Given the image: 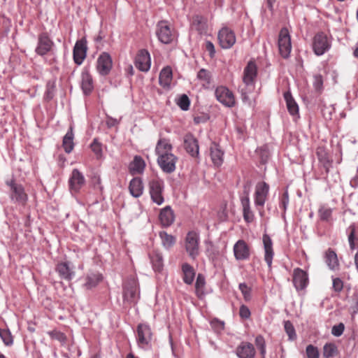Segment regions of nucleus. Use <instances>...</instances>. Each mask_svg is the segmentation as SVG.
<instances>
[{
  "label": "nucleus",
  "mask_w": 358,
  "mask_h": 358,
  "mask_svg": "<svg viewBox=\"0 0 358 358\" xmlns=\"http://www.w3.org/2000/svg\"><path fill=\"white\" fill-rule=\"evenodd\" d=\"M284 99L286 101V106L289 113L296 118L299 117V106L294 99L290 92H286L284 93Z\"/></svg>",
  "instance_id": "29"
},
{
  "label": "nucleus",
  "mask_w": 358,
  "mask_h": 358,
  "mask_svg": "<svg viewBox=\"0 0 358 358\" xmlns=\"http://www.w3.org/2000/svg\"><path fill=\"white\" fill-rule=\"evenodd\" d=\"M217 38L220 45L223 49L231 48L236 43L235 33L229 27H224L218 32Z\"/></svg>",
  "instance_id": "8"
},
{
  "label": "nucleus",
  "mask_w": 358,
  "mask_h": 358,
  "mask_svg": "<svg viewBox=\"0 0 358 358\" xmlns=\"http://www.w3.org/2000/svg\"><path fill=\"white\" fill-rule=\"evenodd\" d=\"M205 278L202 274H198L195 283L196 294L201 298L204 295Z\"/></svg>",
  "instance_id": "40"
},
{
  "label": "nucleus",
  "mask_w": 358,
  "mask_h": 358,
  "mask_svg": "<svg viewBox=\"0 0 358 358\" xmlns=\"http://www.w3.org/2000/svg\"><path fill=\"white\" fill-rule=\"evenodd\" d=\"M159 220L163 227H167L171 226L175 220V216L173 210L169 206L162 208L160 211Z\"/></svg>",
  "instance_id": "26"
},
{
  "label": "nucleus",
  "mask_w": 358,
  "mask_h": 358,
  "mask_svg": "<svg viewBox=\"0 0 358 358\" xmlns=\"http://www.w3.org/2000/svg\"><path fill=\"white\" fill-rule=\"evenodd\" d=\"M115 124H117V121H116V120H115V119L110 118V119H108V120L107 121V124H108L109 127H113V126H114Z\"/></svg>",
  "instance_id": "64"
},
{
  "label": "nucleus",
  "mask_w": 358,
  "mask_h": 358,
  "mask_svg": "<svg viewBox=\"0 0 358 358\" xmlns=\"http://www.w3.org/2000/svg\"><path fill=\"white\" fill-rule=\"evenodd\" d=\"M0 337L6 346H11L13 344V337L8 329L0 328Z\"/></svg>",
  "instance_id": "42"
},
{
  "label": "nucleus",
  "mask_w": 358,
  "mask_h": 358,
  "mask_svg": "<svg viewBox=\"0 0 358 358\" xmlns=\"http://www.w3.org/2000/svg\"><path fill=\"white\" fill-rule=\"evenodd\" d=\"M140 298V289L136 278H128L123 285V299L129 304H136Z\"/></svg>",
  "instance_id": "2"
},
{
  "label": "nucleus",
  "mask_w": 358,
  "mask_h": 358,
  "mask_svg": "<svg viewBox=\"0 0 358 358\" xmlns=\"http://www.w3.org/2000/svg\"><path fill=\"white\" fill-rule=\"evenodd\" d=\"M210 157L213 164L220 166L223 163L224 152L216 143H213L210 148Z\"/></svg>",
  "instance_id": "31"
},
{
  "label": "nucleus",
  "mask_w": 358,
  "mask_h": 358,
  "mask_svg": "<svg viewBox=\"0 0 358 358\" xmlns=\"http://www.w3.org/2000/svg\"><path fill=\"white\" fill-rule=\"evenodd\" d=\"M261 152H263L264 153L262 155V161L265 163L267 161V159L268 157V152H266L263 148L260 149Z\"/></svg>",
  "instance_id": "63"
},
{
  "label": "nucleus",
  "mask_w": 358,
  "mask_h": 358,
  "mask_svg": "<svg viewBox=\"0 0 358 358\" xmlns=\"http://www.w3.org/2000/svg\"><path fill=\"white\" fill-rule=\"evenodd\" d=\"M284 328L289 340L294 341L296 338L295 329L290 321L287 320L284 322Z\"/></svg>",
  "instance_id": "45"
},
{
  "label": "nucleus",
  "mask_w": 358,
  "mask_h": 358,
  "mask_svg": "<svg viewBox=\"0 0 358 358\" xmlns=\"http://www.w3.org/2000/svg\"><path fill=\"white\" fill-rule=\"evenodd\" d=\"M176 103L181 110H187L189 108L190 101L189 97L183 94L178 99Z\"/></svg>",
  "instance_id": "47"
},
{
  "label": "nucleus",
  "mask_w": 358,
  "mask_h": 358,
  "mask_svg": "<svg viewBox=\"0 0 358 358\" xmlns=\"http://www.w3.org/2000/svg\"><path fill=\"white\" fill-rule=\"evenodd\" d=\"M345 330V325L341 322L337 325L333 326L331 329V334L336 337L341 336Z\"/></svg>",
  "instance_id": "53"
},
{
  "label": "nucleus",
  "mask_w": 358,
  "mask_h": 358,
  "mask_svg": "<svg viewBox=\"0 0 358 358\" xmlns=\"http://www.w3.org/2000/svg\"><path fill=\"white\" fill-rule=\"evenodd\" d=\"M243 217L245 222L247 223H251L254 221L255 215L251 209V207L243 210Z\"/></svg>",
  "instance_id": "51"
},
{
  "label": "nucleus",
  "mask_w": 358,
  "mask_h": 358,
  "mask_svg": "<svg viewBox=\"0 0 358 358\" xmlns=\"http://www.w3.org/2000/svg\"><path fill=\"white\" fill-rule=\"evenodd\" d=\"M235 353L238 358H255L256 350L252 343L242 341L236 348Z\"/></svg>",
  "instance_id": "21"
},
{
  "label": "nucleus",
  "mask_w": 358,
  "mask_h": 358,
  "mask_svg": "<svg viewBox=\"0 0 358 358\" xmlns=\"http://www.w3.org/2000/svg\"><path fill=\"white\" fill-rule=\"evenodd\" d=\"M320 218L322 221L328 222L332 215V209L331 208L322 206L318 211Z\"/></svg>",
  "instance_id": "46"
},
{
  "label": "nucleus",
  "mask_w": 358,
  "mask_h": 358,
  "mask_svg": "<svg viewBox=\"0 0 358 358\" xmlns=\"http://www.w3.org/2000/svg\"><path fill=\"white\" fill-rule=\"evenodd\" d=\"M156 34L158 39L164 44H169L173 41L171 30L166 21L158 22Z\"/></svg>",
  "instance_id": "20"
},
{
  "label": "nucleus",
  "mask_w": 358,
  "mask_h": 358,
  "mask_svg": "<svg viewBox=\"0 0 358 358\" xmlns=\"http://www.w3.org/2000/svg\"><path fill=\"white\" fill-rule=\"evenodd\" d=\"M211 327L216 331H220L224 329V322L217 319H214L210 322Z\"/></svg>",
  "instance_id": "60"
},
{
  "label": "nucleus",
  "mask_w": 358,
  "mask_h": 358,
  "mask_svg": "<svg viewBox=\"0 0 358 358\" xmlns=\"http://www.w3.org/2000/svg\"><path fill=\"white\" fill-rule=\"evenodd\" d=\"M184 147L191 156L197 157L199 155V147L198 141L192 134H187L185 136Z\"/></svg>",
  "instance_id": "24"
},
{
  "label": "nucleus",
  "mask_w": 358,
  "mask_h": 358,
  "mask_svg": "<svg viewBox=\"0 0 358 358\" xmlns=\"http://www.w3.org/2000/svg\"><path fill=\"white\" fill-rule=\"evenodd\" d=\"M239 289L241 292L243 298L245 301H250L251 299V292L252 289L245 282L240 283L238 285Z\"/></svg>",
  "instance_id": "48"
},
{
  "label": "nucleus",
  "mask_w": 358,
  "mask_h": 358,
  "mask_svg": "<svg viewBox=\"0 0 358 358\" xmlns=\"http://www.w3.org/2000/svg\"><path fill=\"white\" fill-rule=\"evenodd\" d=\"M85 184L83 174L77 169H74L69 179V187L72 195L78 194Z\"/></svg>",
  "instance_id": "9"
},
{
  "label": "nucleus",
  "mask_w": 358,
  "mask_h": 358,
  "mask_svg": "<svg viewBox=\"0 0 358 358\" xmlns=\"http://www.w3.org/2000/svg\"><path fill=\"white\" fill-rule=\"evenodd\" d=\"M324 262L328 268L331 271H338L340 268V264L338 256L335 251L331 248H329L324 253Z\"/></svg>",
  "instance_id": "25"
},
{
  "label": "nucleus",
  "mask_w": 358,
  "mask_h": 358,
  "mask_svg": "<svg viewBox=\"0 0 358 358\" xmlns=\"http://www.w3.org/2000/svg\"><path fill=\"white\" fill-rule=\"evenodd\" d=\"M87 46L85 38L78 40L73 50V58L77 65H81L87 56Z\"/></svg>",
  "instance_id": "14"
},
{
  "label": "nucleus",
  "mask_w": 358,
  "mask_h": 358,
  "mask_svg": "<svg viewBox=\"0 0 358 358\" xmlns=\"http://www.w3.org/2000/svg\"><path fill=\"white\" fill-rule=\"evenodd\" d=\"M73 138L74 134L73 127H71L64 136L62 141V146L66 153H70L74 148Z\"/></svg>",
  "instance_id": "34"
},
{
  "label": "nucleus",
  "mask_w": 358,
  "mask_h": 358,
  "mask_svg": "<svg viewBox=\"0 0 358 358\" xmlns=\"http://www.w3.org/2000/svg\"><path fill=\"white\" fill-rule=\"evenodd\" d=\"M262 242L264 250V260L266 262L269 268H271L272 261L274 256V251L273 248V241L267 234H264L262 236Z\"/></svg>",
  "instance_id": "23"
},
{
  "label": "nucleus",
  "mask_w": 358,
  "mask_h": 358,
  "mask_svg": "<svg viewBox=\"0 0 358 358\" xmlns=\"http://www.w3.org/2000/svg\"><path fill=\"white\" fill-rule=\"evenodd\" d=\"M313 86L316 90H321L323 87V78L321 74H315L313 76Z\"/></svg>",
  "instance_id": "54"
},
{
  "label": "nucleus",
  "mask_w": 358,
  "mask_h": 358,
  "mask_svg": "<svg viewBox=\"0 0 358 358\" xmlns=\"http://www.w3.org/2000/svg\"><path fill=\"white\" fill-rule=\"evenodd\" d=\"M102 280V275L99 273H92L85 278V287L87 289L95 287Z\"/></svg>",
  "instance_id": "35"
},
{
  "label": "nucleus",
  "mask_w": 358,
  "mask_h": 358,
  "mask_svg": "<svg viewBox=\"0 0 358 358\" xmlns=\"http://www.w3.org/2000/svg\"><path fill=\"white\" fill-rule=\"evenodd\" d=\"M244 195L241 197V203L242 210L250 208V201L249 197V193L248 192H244Z\"/></svg>",
  "instance_id": "56"
},
{
  "label": "nucleus",
  "mask_w": 358,
  "mask_h": 358,
  "mask_svg": "<svg viewBox=\"0 0 358 358\" xmlns=\"http://www.w3.org/2000/svg\"><path fill=\"white\" fill-rule=\"evenodd\" d=\"M257 76V67L255 62L250 61L243 71V81L250 91L254 89L255 81Z\"/></svg>",
  "instance_id": "11"
},
{
  "label": "nucleus",
  "mask_w": 358,
  "mask_h": 358,
  "mask_svg": "<svg viewBox=\"0 0 358 358\" xmlns=\"http://www.w3.org/2000/svg\"><path fill=\"white\" fill-rule=\"evenodd\" d=\"M331 46V43L327 36L323 32L317 34L313 41V50L317 56H321L327 52Z\"/></svg>",
  "instance_id": "6"
},
{
  "label": "nucleus",
  "mask_w": 358,
  "mask_h": 358,
  "mask_svg": "<svg viewBox=\"0 0 358 358\" xmlns=\"http://www.w3.org/2000/svg\"><path fill=\"white\" fill-rule=\"evenodd\" d=\"M152 268L155 271H161L164 266L162 255L158 252H153L150 255Z\"/></svg>",
  "instance_id": "36"
},
{
  "label": "nucleus",
  "mask_w": 358,
  "mask_h": 358,
  "mask_svg": "<svg viewBox=\"0 0 358 358\" xmlns=\"http://www.w3.org/2000/svg\"><path fill=\"white\" fill-rule=\"evenodd\" d=\"M332 287L336 292H341L343 289V282L339 278H332Z\"/></svg>",
  "instance_id": "55"
},
{
  "label": "nucleus",
  "mask_w": 358,
  "mask_h": 358,
  "mask_svg": "<svg viewBox=\"0 0 358 358\" xmlns=\"http://www.w3.org/2000/svg\"><path fill=\"white\" fill-rule=\"evenodd\" d=\"M278 49L280 55L287 59L291 53L292 43L288 29L286 27L281 29L278 36Z\"/></svg>",
  "instance_id": "5"
},
{
  "label": "nucleus",
  "mask_w": 358,
  "mask_h": 358,
  "mask_svg": "<svg viewBox=\"0 0 358 358\" xmlns=\"http://www.w3.org/2000/svg\"><path fill=\"white\" fill-rule=\"evenodd\" d=\"M239 315L243 319H248L250 317L251 313L246 306L242 305L240 307Z\"/></svg>",
  "instance_id": "58"
},
{
  "label": "nucleus",
  "mask_w": 358,
  "mask_h": 358,
  "mask_svg": "<svg viewBox=\"0 0 358 358\" xmlns=\"http://www.w3.org/2000/svg\"><path fill=\"white\" fill-rule=\"evenodd\" d=\"M145 167V161L141 156L136 155L129 165V171L131 175L141 174Z\"/></svg>",
  "instance_id": "28"
},
{
  "label": "nucleus",
  "mask_w": 358,
  "mask_h": 358,
  "mask_svg": "<svg viewBox=\"0 0 358 358\" xmlns=\"http://www.w3.org/2000/svg\"><path fill=\"white\" fill-rule=\"evenodd\" d=\"M234 257L238 261H244L250 259V248L244 240H238L233 247Z\"/></svg>",
  "instance_id": "15"
},
{
  "label": "nucleus",
  "mask_w": 358,
  "mask_h": 358,
  "mask_svg": "<svg viewBox=\"0 0 358 358\" xmlns=\"http://www.w3.org/2000/svg\"><path fill=\"white\" fill-rule=\"evenodd\" d=\"M135 66L141 71L147 72L150 69L151 59L148 50H139L135 58Z\"/></svg>",
  "instance_id": "18"
},
{
  "label": "nucleus",
  "mask_w": 358,
  "mask_h": 358,
  "mask_svg": "<svg viewBox=\"0 0 358 358\" xmlns=\"http://www.w3.org/2000/svg\"><path fill=\"white\" fill-rule=\"evenodd\" d=\"M244 195L241 197V203L242 210L250 208V201L249 197V193L248 192H244Z\"/></svg>",
  "instance_id": "57"
},
{
  "label": "nucleus",
  "mask_w": 358,
  "mask_h": 358,
  "mask_svg": "<svg viewBox=\"0 0 358 358\" xmlns=\"http://www.w3.org/2000/svg\"><path fill=\"white\" fill-rule=\"evenodd\" d=\"M347 231L348 233L350 248L352 250H354L355 249V241L357 239L358 226L355 223H352L348 227Z\"/></svg>",
  "instance_id": "37"
},
{
  "label": "nucleus",
  "mask_w": 358,
  "mask_h": 358,
  "mask_svg": "<svg viewBox=\"0 0 358 358\" xmlns=\"http://www.w3.org/2000/svg\"><path fill=\"white\" fill-rule=\"evenodd\" d=\"M199 234L194 231H189L185 238V250L189 256L193 259H196L199 255Z\"/></svg>",
  "instance_id": "4"
},
{
  "label": "nucleus",
  "mask_w": 358,
  "mask_h": 358,
  "mask_svg": "<svg viewBox=\"0 0 358 358\" xmlns=\"http://www.w3.org/2000/svg\"><path fill=\"white\" fill-rule=\"evenodd\" d=\"M222 211L220 214V218L222 220H225L227 219V217H228L227 213L226 211V204H224V206H222Z\"/></svg>",
  "instance_id": "62"
},
{
  "label": "nucleus",
  "mask_w": 358,
  "mask_h": 358,
  "mask_svg": "<svg viewBox=\"0 0 358 358\" xmlns=\"http://www.w3.org/2000/svg\"><path fill=\"white\" fill-rule=\"evenodd\" d=\"M54 45L55 43L48 34L46 32H43L38 35L35 52L40 56H44L52 50Z\"/></svg>",
  "instance_id": "12"
},
{
  "label": "nucleus",
  "mask_w": 358,
  "mask_h": 358,
  "mask_svg": "<svg viewBox=\"0 0 358 358\" xmlns=\"http://www.w3.org/2000/svg\"><path fill=\"white\" fill-rule=\"evenodd\" d=\"M6 185L10 188V196L13 201L23 204L27 201V195L22 185L15 182L14 180L7 181Z\"/></svg>",
  "instance_id": "10"
},
{
  "label": "nucleus",
  "mask_w": 358,
  "mask_h": 358,
  "mask_svg": "<svg viewBox=\"0 0 358 358\" xmlns=\"http://www.w3.org/2000/svg\"><path fill=\"white\" fill-rule=\"evenodd\" d=\"M172 145L166 138H160L156 145L155 153L158 156L157 163L161 169L166 173H171L176 170L178 160L171 152Z\"/></svg>",
  "instance_id": "1"
},
{
  "label": "nucleus",
  "mask_w": 358,
  "mask_h": 358,
  "mask_svg": "<svg viewBox=\"0 0 358 358\" xmlns=\"http://www.w3.org/2000/svg\"><path fill=\"white\" fill-rule=\"evenodd\" d=\"M338 352L337 347L335 344L329 343H326L323 348V356L329 358L336 355Z\"/></svg>",
  "instance_id": "43"
},
{
  "label": "nucleus",
  "mask_w": 358,
  "mask_h": 358,
  "mask_svg": "<svg viewBox=\"0 0 358 358\" xmlns=\"http://www.w3.org/2000/svg\"><path fill=\"white\" fill-rule=\"evenodd\" d=\"M90 148L92 152L96 155V159H99L103 156L102 145L98 141L96 138H94L90 145Z\"/></svg>",
  "instance_id": "44"
},
{
  "label": "nucleus",
  "mask_w": 358,
  "mask_h": 358,
  "mask_svg": "<svg viewBox=\"0 0 358 358\" xmlns=\"http://www.w3.org/2000/svg\"><path fill=\"white\" fill-rule=\"evenodd\" d=\"M159 237L163 246L166 249L171 248L176 243V238L166 231H161Z\"/></svg>",
  "instance_id": "39"
},
{
  "label": "nucleus",
  "mask_w": 358,
  "mask_h": 358,
  "mask_svg": "<svg viewBox=\"0 0 358 358\" xmlns=\"http://www.w3.org/2000/svg\"><path fill=\"white\" fill-rule=\"evenodd\" d=\"M255 344L259 351L261 358H266V341L263 336L258 335L255 340Z\"/></svg>",
  "instance_id": "41"
},
{
  "label": "nucleus",
  "mask_w": 358,
  "mask_h": 358,
  "mask_svg": "<svg viewBox=\"0 0 358 358\" xmlns=\"http://www.w3.org/2000/svg\"><path fill=\"white\" fill-rule=\"evenodd\" d=\"M308 358H319V351L317 348L313 345H308L306 349Z\"/></svg>",
  "instance_id": "50"
},
{
  "label": "nucleus",
  "mask_w": 358,
  "mask_h": 358,
  "mask_svg": "<svg viewBox=\"0 0 358 358\" xmlns=\"http://www.w3.org/2000/svg\"><path fill=\"white\" fill-rule=\"evenodd\" d=\"M316 155L318 160L323 164L327 172H329L330 166V161L328 157V154L323 148H318L316 150Z\"/></svg>",
  "instance_id": "38"
},
{
  "label": "nucleus",
  "mask_w": 358,
  "mask_h": 358,
  "mask_svg": "<svg viewBox=\"0 0 358 358\" xmlns=\"http://www.w3.org/2000/svg\"><path fill=\"white\" fill-rule=\"evenodd\" d=\"M205 48L209 52L210 57L213 58L215 55V49L213 43L209 41H206Z\"/></svg>",
  "instance_id": "59"
},
{
  "label": "nucleus",
  "mask_w": 358,
  "mask_h": 358,
  "mask_svg": "<svg viewBox=\"0 0 358 358\" xmlns=\"http://www.w3.org/2000/svg\"><path fill=\"white\" fill-rule=\"evenodd\" d=\"M56 272L59 274L60 278L71 281L76 275L74 266L69 262H59L56 265Z\"/></svg>",
  "instance_id": "17"
},
{
  "label": "nucleus",
  "mask_w": 358,
  "mask_h": 358,
  "mask_svg": "<svg viewBox=\"0 0 358 358\" xmlns=\"http://www.w3.org/2000/svg\"><path fill=\"white\" fill-rule=\"evenodd\" d=\"M137 342L139 347L148 348L152 340V331L149 325L139 324L137 327Z\"/></svg>",
  "instance_id": "13"
},
{
  "label": "nucleus",
  "mask_w": 358,
  "mask_h": 358,
  "mask_svg": "<svg viewBox=\"0 0 358 358\" xmlns=\"http://www.w3.org/2000/svg\"><path fill=\"white\" fill-rule=\"evenodd\" d=\"M197 78L200 80L204 81L207 84H209L211 78L210 73L205 69H201L197 73Z\"/></svg>",
  "instance_id": "49"
},
{
  "label": "nucleus",
  "mask_w": 358,
  "mask_h": 358,
  "mask_svg": "<svg viewBox=\"0 0 358 358\" xmlns=\"http://www.w3.org/2000/svg\"><path fill=\"white\" fill-rule=\"evenodd\" d=\"M113 66V62L110 55L103 52L97 59L96 69L101 76L108 75Z\"/></svg>",
  "instance_id": "19"
},
{
  "label": "nucleus",
  "mask_w": 358,
  "mask_h": 358,
  "mask_svg": "<svg viewBox=\"0 0 358 358\" xmlns=\"http://www.w3.org/2000/svg\"><path fill=\"white\" fill-rule=\"evenodd\" d=\"M288 204H289V194H288L287 191H285L282 194V195L280 198V204H279L280 208L283 210V213H285V211L287 210Z\"/></svg>",
  "instance_id": "52"
},
{
  "label": "nucleus",
  "mask_w": 358,
  "mask_h": 358,
  "mask_svg": "<svg viewBox=\"0 0 358 358\" xmlns=\"http://www.w3.org/2000/svg\"><path fill=\"white\" fill-rule=\"evenodd\" d=\"M130 194L135 198L140 197L144 190V186L141 178L136 177L131 180L129 185Z\"/></svg>",
  "instance_id": "27"
},
{
  "label": "nucleus",
  "mask_w": 358,
  "mask_h": 358,
  "mask_svg": "<svg viewBox=\"0 0 358 358\" xmlns=\"http://www.w3.org/2000/svg\"><path fill=\"white\" fill-rule=\"evenodd\" d=\"M81 88L85 95L90 94L94 89L92 77L88 71L81 74Z\"/></svg>",
  "instance_id": "30"
},
{
  "label": "nucleus",
  "mask_w": 358,
  "mask_h": 358,
  "mask_svg": "<svg viewBox=\"0 0 358 358\" xmlns=\"http://www.w3.org/2000/svg\"><path fill=\"white\" fill-rule=\"evenodd\" d=\"M293 284L297 291L304 289L308 284V277L306 272L297 268L294 270Z\"/></svg>",
  "instance_id": "22"
},
{
  "label": "nucleus",
  "mask_w": 358,
  "mask_h": 358,
  "mask_svg": "<svg viewBox=\"0 0 358 358\" xmlns=\"http://www.w3.org/2000/svg\"><path fill=\"white\" fill-rule=\"evenodd\" d=\"M172 69L170 66H166L162 69L159 73V82L163 87H169L172 80Z\"/></svg>",
  "instance_id": "32"
},
{
  "label": "nucleus",
  "mask_w": 358,
  "mask_h": 358,
  "mask_svg": "<svg viewBox=\"0 0 358 358\" xmlns=\"http://www.w3.org/2000/svg\"><path fill=\"white\" fill-rule=\"evenodd\" d=\"M251 91H250V88H247V89H245V88H242L241 89V99L243 100V102H247V101H249V97L248 96V92H250Z\"/></svg>",
  "instance_id": "61"
},
{
  "label": "nucleus",
  "mask_w": 358,
  "mask_h": 358,
  "mask_svg": "<svg viewBox=\"0 0 358 358\" xmlns=\"http://www.w3.org/2000/svg\"><path fill=\"white\" fill-rule=\"evenodd\" d=\"M149 193L151 200L158 206L164 202L163 192L164 189V182L162 180L155 178L150 180L148 183Z\"/></svg>",
  "instance_id": "3"
},
{
  "label": "nucleus",
  "mask_w": 358,
  "mask_h": 358,
  "mask_svg": "<svg viewBox=\"0 0 358 358\" xmlns=\"http://www.w3.org/2000/svg\"><path fill=\"white\" fill-rule=\"evenodd\" d=\"M182 280L187 285H191L195 278V271L194 268L188 263H184L182 265Z\"/></svg>",
  "instance_id": "33"
},
{
  "label": "nucleus",
  "mask_w": 358,
  "mask_h": 358,
  "mask_svg": "<svg viewBox=\"0 0 358 358\" xmlns=\"http://www.w3.org/2000/svg\"><path fill=\"white\" fill-rule=\"evenodd\" d=\"M216 99L226 107L231 108L236 104L234 95L224 86H219L215 90Z\"/></svg>",
  "instance_id": "7"
},
{
  "label": "nucleus",
  "mask_w": 358,
  "mask_h": 358,
  "mask_svg": "<svg viewBox=\"0 0 358 358\" xmlns=\"http://www.w3.org/2000/svg\"><path fill=\"white\" fill-rule=\"evenodd\" d=\"M269 192V185L265 182H258L255 187V204L257 207H263Z\"/></svg>",
  "instance_id": "16"
}]
</instances>
